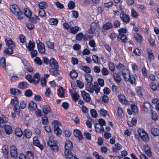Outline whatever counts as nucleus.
I'll return each mask as SVG.
<instances>
[{
	"instance_id": "obj_9",
	"label": "nucleus",
	"mask_w": 159,
	"mask_h": 159,
	"mask_svg": "<svg viewBox=\"0 0 159 159\" xmlns=\"http://www.w3.org/2000/svg\"><path fill=\"white\" fill-rule=\"evenodd\" d=\"M120 17L123 21L126 23L129 22L130 18L128 15L126 14L124 11H122L120 15Z\"/></svg>"
},
{
	"instance_id": "obj_39",
	"label": "nucleus",
	"mask_w": 159,
	"mask_h": 159,
	"mask_svg": "<svg viewBox=\"0 0 159 159\" xmlns=\"http://www.w3.org/2000/svg\"><path fill=\"white\" fill-rule=\"evenodd\" d=\"M6 48L4 49V53L5 55L7 54H11L13 52V50L12 48Z\"/></svg>"
},
{
	"instance_id": "obj_38",
	"label": "nucleus",
	"mask_w": 159,
	"mask_h": 159,
	"mask_svg": "<svg viewBox=\"0 0 159 159\" xmlns=\"http://www.w3.org/2000/svg\"><path fill=\"white\" fill-rule=\"evenodd\" d=\"M81 69L87 74L90 73L91 70L90 67L87 66H82Z\"/></svg>"
},
{
	"instance_id": "obj_21",
	"label": "nucleus",
	"mask_w": 159,
	"mask_h": 159,
	"mask_svg": "<svg viewBox=\"0 0 159 159\" xmlns=\"http://www.w3.org/2000/svg\"><path fill=\"white\" fill-rule=\"evenodd\" d=\"M151 132L152 134L154 136H159V129L157 128H152L151 129Z\"/></svg>"
},
{
	"instance_id": "obj_45",
	"label": "nucleus",
	"mask_w": 159,
	"mask_h": 159,
	"mask_svg": "<svg viewBox=\"0 0 159 159\" xmlns=\"http://www.w3.org/2000/svg\"><path fill=\"white\" fill-rule=\"evenodd\" d=\"M0 64L4 69H6V64L5 59L4 58H2L0 60Z\"/></svg>"
},
{
	"instance_id": "obj_25",
	"label": "nucleus",
	"mask_w": 159,
	"mask_h": 159,
	"mask_svg": "<svg viewBox=\"0 0 159 159\" xmlns=\"http://www.w3.org/2000/svg\"><path fill=\"white\" fill-rule=\"evenodd\" d=\"M79 30V27L78 26L72 27L71 26L69 30V32L73 34H76Z\"/></svg>"
},
{
	"instance_id": "obj_55",
	"label": "nucleus",
	"mask_w": 159,
	"mask_h": 159,
	"mask_svg": "<svg viewBox=\"0 0 159 159\" xmlns=\"http://www.w3.org/2000/svg\"><path fill=\"white\" fill-rule=\"evenodd\" d=\"M150 86L152 90L155 91L157 89V86L155 83L152 82L150 84Z\"/></svg>"
},
{
	"instance_id": "obj_8",
	"label": "nucleus",
	"mask_w": 159,
	"mask_h": 159,
	"mask_svg": "<svg viewBox=\"0 0 159 159\" xmlns=\"http://www.w3.org/2000/svg\"><path fill=\"white\" fill-rule=\"evenodd\" d=\"M10 153L11 157L13 159H16L17 157V150L14 146H11L10 148Z\"/></svg>"
},
{
	"instance_id": "obj_30",
	"label": "nucleus",
	"mask_w": 159,
	"mask_h": 159,
	"mask_svg": "<svg viewBox=\"0 0 159 159\" xmlns=\"http://www.w3.org/2000/svg\"><path fill=\"white\" fill-rule=\"evenodd\" d=\"M40 77L39 74L38 73L35 74L33 78V82L35 84H37L39 81Z\"/></svg>"
},
{
	"instance_id": "obj_23",
	"label": "nucleus",
	"mask_w": 159,
	"mask_h": 159,
	"mask_svg": "<svg viewBox=\"0 0 159 159\" xmlns=\"http://www.w3.org/2000/svg\"><path fill=\"white\" fill-rule=\"evenodd\" d=\"M10 93L15 96H17L21 93L20 91L18 89H10Z\"/></svg>"
},
{
	"instance_id": "obj_27",
	"label": "nucleus",
	"mask_w": 159,
	"mask_h": 159,
	"mask_svg": "<svg viewBox=\"0 0 159 159\" xmlns=\"http://www.w3.org/2000/svg\"><path fill=\"white\" fill-rule=\"evenodd\" d=\"M71 78L73 79H75L78 76V74L75 70H72L70 73Z\"/></svg>"
},
{
	"instance_id": "obj_54",
	"label": "nucleus",
	"mask_w": 159,
	"mask_h": 159,
	"mask_svg": "<svg viewBox=\"0 0 159 159\" xmlns=\"http://www.w3.org/2000/svg\"><path fill=\"white\" fill-rule=\"evenodd\" d=\"M42 124L44 125H46L48 122L47 117L44 116L42 117Z\"/></svg>"
},
{
	"instance_id": "obj_63",
	"label": "nucleus",
	"mask_w": 159,
	"mask_h": 159,
	"mask_svg": "<svg viewBox=\"0 0 159 159\" xmlns=\"http://www.w3.org/2000/svg\"><path fill=\"white\" fill-rule=\"evenodd\" d=\"M116 67L117 69L120 70H123L125 69L124 66L121 63H120L118 65L116 66Z\"/></svg>"
},
{
	"instance_id": "obj_3",
	"label": "nucleus",
	"mask_w": 159,
	"mask_h": 159,
	"mask_svg": "<svg viewBox=\"0 0 159 159\" xmlns=\"http://www.w3.org/2000/svg\"><path fill=\"white\" fill-rule=\"evenodd\" d=\"M65 150L64 151L65 154L67 159H70L72 157L70 150L73 148L72 143L69 140H66L65 143Z\"/></svg>"
},
{
	"instance_id": "obj_32",
	"label": "nucleus",
	"mask_w": 159,
	"mask_h": 159,
	"mask_svg": "<svg viewBox=\"0 0 159 159\" xmlns=\"http://www.w3.org/2000/svg\"><path fill=\"white\" fill-rule=\"evenodd\" d=\"M28 85L26 82H21L18 84V88L20 89H24L28 87Z\"/></svg>"
},
{
	"instance_id": "obj_24",
	"label": "nucleus",
	"mask_w": 159,
	"mask_h": 159,
	"mask_svg": "<svg viewBox=\"0 0 159 159\" xmlns=\"http://www.w3.org/2000/svg\"><path fill=\"white\" fill-rule=\"evenodd\" d=\"M43 111L44 115L48 114L51 111V108L48 105H44L43 108Z\"/></svg>"
},
{
	"instance_id": "obj_15",
	"label": "nucleus",
	"mask_w": 159,
	"mask_h": 159,
	"mask_svg": "<svg viewBox=\"0 0 159 159\" xmlns=\"http://www.w3.org/2000/svg\"><path fill=\"white\" fill-rule=\"evenodd\" d=\"M49 65L52 68H58V63L54 58H52L50 60Z\"/></svg>"
},
{
	"instance_id": "obj_62",
	"label": "nucleus",
	"mask_w": 159,
	"mask_h": 159,
	"mask_svg": "<svg viewBox=\"0 0 159 159\" xmlns=\"http://www.w3.org/2000/svg\"><path fill=\"white\" fill-rule=\"evenodd\" d=\"M131 108L132 112L136 113L138 111L137 108L135 105H131Z\"/></svg>"
},
{
	"instance_id": "obj_29",
	"label": "nucleus",
	"mask_w": 159,
	"mask_h": 159,
	"mask_svg": "<svg viewBox=\"0 0 159 159\" xmlns=\"http://www.w3.org/2000/svg\"><path fill=\"white\" fill-rule=\"evenodd\" d=\"M40 9H45L48 7V4L46 2H40L38 4Z\"/></svg>"
},
{
	"instance_id": "obj_56",
	"label": "nucleus",
	"mask_w": 159,
	"mask_h": 159,
	"mask_svg": "<svg viewBox=\"0 0 159 159\" xmlns=\"http://www.w3.org/2000/svg\"><path fill=\"white\" fill-rule=\"evenodd\" d=\"M107 114V112L106 110L103 109H101L100 110V114L103 117H105Z\"/></svg>"
},
{
	"instance_id": "obj_44",
	"label": "nucleus",
	"mask_w": 159,
	"mask_h": 159,
	"mask_svg": "<svg viewBox=\"0 0 159 159\" xmlns=\"http://www.w3.org/2000/svg\"><path fill=\"white\" fill-rule=\"evenodd\" d=\"M34 61L36 64L39 65H41L42 64L43 62L38 57H35L34 59Z\"/></svg>"
},
{
	"instance_id": "obj_46",
	"label": "nucleus",
	"mask_w": 159,
	"mask_h": 159,
	"mask_svg": "<svg viewBox=\"0 0 159 159\" xmlns=\"http://www.w3.org/2000/svg\"><path fill=\"white\" fill-rule=\"evenodd\" d=\"M148 60L152 61L154 60V57L152 52L151 50L149 51L148 52Z\"/></svg>"
},
{
	"instance_id": "obj_49",
	"label": "nucleus",
	"mask_w": 159,
	"mask_h": 159,
	"mask_svg": "<svg viewBox=\"0 0 159 159\" xmlns=\"http://www.w3.org/2000/svg\"><path fill=\"white\" fill-rule=\"evenodd\" d=\"M33 143L34 146H37L41 150L43 149V146L39 143V140H37L36 141H33Z\"/></svg>"
},
{
	"instance_id": "obj_48",
	"label": "nucleus",
	"mask_w": 159,
	"mask_h": 159,
	"mask_svg": "<svg viewBox=\"0 0 159 159\" xmlns=\"http://www.w3.org/2000/svg\"><path fill=\"white\" fill-rule=\"evenodd\" d=\"M134 36L138 42H140L141 41L142 38L138 33H136L134 34Z\"/></svg>"
},
{
	"instance_id": "obj_50",
	"label": "nucleus",
	"mask_w": 159,
	"mask_h": 159,
	"mask_svg": "<svg viewBox=\"0 0 159 159\" xmlns=\"http://www.w3.org/2000/svg\"><path fill=\"white\" fill-rule=\"evenodd\" d=\"M84 35L82 33H80L77 34L76 36V39L77 40L81 41L82 39L84 38Z\"/></svg>"
},
{
	"instance_id": "obj_52",
	"label": "nucleus",
	"mask_w": 159,
	"mask_h": 159,
	"mask_svg": "<svg viewBox=\"0 0 159 159\" xmlns=\"http://www.w3.org/2000/svg\"><path fill=\"white\" fill-rule=\"evenodd\" d=\"M58 92V94L59 96L61 97H64V94L63 93V89L62 87H60L59 89Z\"/></svg>"
},
{
	"instance_id": "obj_18",
	"label": "nucleus",
	"mask_w": 159,
	"mask_h": 159,
	"mask_svg": "<svg viewBox=\"0 0 159 159\" xmlns=\"http://www.w3.org/2000/svg\"><path fill=\"white\" fill-rule=\"evenodd\" d=\"M50 69V72L51 75H57L60 74V71L58 69V68H52Z\"/></svg>"
},
{
	"instance_id": "obj_12",
	"label": "nucleus",
	"mask_w": 159,
	"mask_h": 159,
	"mask_svg": "<svg viewBox=\"0 0 159 159\" xmlns=\"http://www.w3.org/2000/svg\"><path fill=\"white\" fill-rule=\"evenodd\" d=\"M143 107L144 111L146 112L150 111L152 112V107L150 103L148 102H143Z\"/></svg>"
},
{
	"instance_id": "obj_19",
	"label": "nucleus",
	"mask_w": 159,
	"mask_h": 159,
	"mask_svg": "<svg viewBox=\"0 0 159 159\" xmlns=\"http://www.w3.org/2000/svg\"><path fill=\"white\" fill-rule=\"evenodd\" d=\"M23 134L26 138L29 139L32 136V132L30 129H25L24 131Z\"/></svg>"
},
{
	"instance_id": "obj_28",
	"label": "nucleus",
	"mask_w": 159,
	"mask_h": 159,
	"mask_svg": "<svg viewBox=\"0 0 159 159\" xmlns=\"http://www.w3.org/2000/svg\"><path fill=\"white\" fill-rule=\"evenodd\" d=\"M118 98L120 101L123 104H126L128 102L126 100L125 97L123 95L120 94L118 95Z\"/></svg>"
},
{
	"instance_id": "obj_33",
	"label": "nucleus",
	"mask_w": 159,
	"mask_h": 159,
	"mask_svg": "<svg viewBox=\"0 0 159 159\" xmlns=\"http://www.w3.org/2000/svg\"><path fill=\"white\" fill-rule=\"evenodd\" d=\"M49 24L52 25H57L58 23V20L56 19L51 18L48 20Z\"/></svg>"
},
{
	"instance_id": "obj_43",
	"label": "nucleus",
	"mask_w": 159,
	"mask_h": 159,
	"mask_svg": "<svg viewBox=\"0 0 159 159\" xmlns=\"http://www.w3.org/2000/svg\"><path fill=\"white\" fill-rule=\"evenodd\" d=\"M26 157L29 159H33L34 155L33 152L31 151H28L26 153Z\"/></svg>"
},
{
	"instance_id": "obj_57",
	"label": "nucleus",
	"mask_w": 159,
	"mask_h": 159,
	"mask_svg": "<svg viewBox=\"0 0 159 159\" xmlns=\"http://www.w3.org/2000/svg\"><path fill=\"white\" fill-rule=\"evenodd\" d=\"M120 22L117 20H115L113 22L114 27L115 28L119 27L120 26Z\"/></svg>"
},
{
	"instance_id": "obj_7",
	"label": "nucleus",
	"mask_w": 159,
	"mask_h": 159,
	"mask_svg": "<svg viewBox=\"0 0 159 159\" xmlns=\"http://www.w3.org/2000/svg\"><path fill=\"white\" fill-rule=\"evenodd\" d=\"M23 64L24 66L23 70L25 72H32L33 71L34 69L32 67L30 66L29 63L26 61H23Z\"/></svg>"
},
{
	"instance_id": "obj_13",
	"label": "nucleus",
	"mask_w": 159,
	"mask_h": 159,
	"mask_svg": "<svg viewBox=\"0 0 159 159\" xmlns=\"http://www.w3.org/2000/svg\"><path fill=\"white\" fill-rule=\"evenodd\" d=\"M81 93L84 100L88 102H89L90 101L91 98L89 93H86L84 91H81Z\"/></svg>"
},
{
	"instance_id": "obj_37",
	"label": "nucleus",
	"mask_w": 159,
	"mask_h": 159,
	"mask_svg": "<svg viewBox=\"0 0 159 159\" xmlns=\"http://www.w3.org/2000/svg\"><path fill=\"white\" fill-rule=\"evenodd\" d=\"M24 14L28 18H30L31 16L32 13L27 8L24 9Z\"/></svg>"
},
{
	"instance_id": "obj_20",
	"label": "nucleus",
	"mask_w": 159,
	"mask_h": 159,
	"mask_svg": "<svg viewBox=\"0 0 159 159\" xmlns=\"http://www.w3.org/2000/svg\"><path fill=\"white\" fill-rule=\"evenodd\" d=\"M144 150L147 156L149 157H151L152 156L150 148L149 146L148 145H145L144 147Z\"/></svg>"
},
{
	"instance_id": "obj_61",
	"label": "nucleus",
	"mask_w": 159,
	"mask_h": 159,
	"mask_svg": "<svg viewBox=\"0 0 159 159\" xmlns=\"http://www.w3.org/2000/svg\"><path fill=\"white\" fill-rule=\"evenodd\" d=\"M108 66L109 69L111 71L113 72L114 71L115 69V66L112 63L110 62L108 64Z\"/></svg>"
},
{
	"instance_id": "obj_35",
	"label": "nucleus",
	"mask_w": 159,
	"mask_h": 159,
	"mask_svg": "<svg viewBox=\"0 0 159 159\" xmlns=\"http://www.w3.org/2000/svg\"><path fill=\"white\" fill-rule=\"evenodd\" d=\"M129 78L127 81H129L132 84H134L135 82V78L133 75H129Z\"/></svg>"
},
{
	"instance_id": "obj_53",
	"label": "nucleus",
	"mask_w": 159,
	"mask_h": 159,
	"mask_svg": "<svg viewBox=\"0 0 159 159\" xmlns=\"http://www.w3.org/2000/svg\"><path fill=\"white\" fill-rule=\"evenodd\" d=\"M117 113L119 117L120 118H122L124 116L122 110L120 107H118V108Z\"/></svg>"
},
{
	"instance_id": "obj_1",
	"label": "nucleus",
	"mask_w": 159,
	"mask_h": 159,
	"mask_svg": "<svg viewBox=\"0 0 159 159\" xmlns=\"http://www.w3.org/2000/svg\"><path fill=\"white\" fill-rule=\"evenodd\" d=\"M10 9L19 19L21 20L23 18L24 15L23 13L20 10L19 7L16 4L10 5Z\"/></svg>"
},
{
	"instance_id": "obj_5",
	"label": "nucleus",
	"mask_w": 159,
	"mask_h": 159,
	"mask_svg": "<svg viewBox=\"0 0 159 159\" xmlns=\"http://www.w3.org/2000/svg\"><path fill=\"white\" fill-rule=\"evenodd\" d=\"M138 132L140 137L145 142H148L149 139L148 134L142 129L140 128L138 130Z\"/></svg>"
},
{
	"instance_id": "obj_41",
	"label": "nucleus",
	"mask_w": 159,
	"mask_h": 159,
	"mask_svg": "<svg viewBox=\"0 0 159 159\" xmlns=\"http://www.w3.org/2000/svg\"><path fill=\"white\" fill-rule=\"evenodd\" d=\"M113 26L112 23L110 22H107L104 25L103 28L105 30L111 29Z\"/></svg>"
},
{
	"instance_id": "obj_51",
	"label": "nucleus",
	"mask_w": 159,
	"mask_h": 159,
	"mask_svg": "<svg viewBox=\"0 0 159 159\" xmlns=\"http://www.w3.org/2000/svg\"><path fill=\"white\" fill-rule=\"evenodd\" d=\"M92 116L94 118H96L98 116V114L96 111L94 109H92L90 111Z\"/></svg>"
},
{
	"instance_id": "obj_31",
	"label": "nucleus",
	"mask_w": 159,
	"mask_h": 159,
	"mask_svg": "<svg viewBox=\"0 0 159 159\" xmlns=\"http://www.w3.org/2000/svg\"><path fill=\"white\" fill-rule=\"evenodd\" d=\"M5 42L7 46L9 48H14L15 45L13 42L11 40H7V39H5Z\"/></svg>"
},
{
	"instance_id": "obj_17",
	"label": "nucleus",
	"mask_w": 159,
	"mask_h": 159,
	"mask_svg": "<svg viewBox=\"0 0 159 159\" xmlns=\"http://www.w3.org/2000/svg\"><path fill=\"white\" fill-rule=\"evenodd\" d=\"M98 82H95L94 83L93 88L96 93H98L99 92V78H98Z\"/></svg>"
},
{
	"instance_id": "obj_26",
	"label": "nucleus",
	"mask_w": 159,
	"mask_h": 159,
	"mask_svg": "<svg viewBox=\"0 0 159 159\" xmlns=\"http://www.w3.org/2000/svg\"><path fill=\"white\" fill-rule=\"evenodd\" d=\"M14 132L16 135L18 137H21L23 134V132L21 129L17 127L15 128Z\"/></svg>"
},
{
	"instance_id": "obj_22",
	"label": "nucleus",
	"mask_w": 159,
	"mask_h": 159,
	"mask_svg": "<svg viewBox=\"0 0 159 159\" xmlns=\"http://www.w3.org/2000/svg\"><path fill=\"white\" fill-rule=\"evenodd\" d=\"M117 38L120 39L123 43H125L127 41V36L122 34L119 33L117 36Z\"/></svg>"
},
{
	"instance_id": "obj_16",
	"label": "nucleus",
	"mask_w": 159,
	"mask_h": 159,
	"mask_svg": "<svg viewBox=\"0 0 159 159\" xmlns=\"http://www.w3.org/2000/svg\"><path fill=\"white\" fill-rule=\"evenodd\" d=\"M25 45L28 50L30 51L33 50L35 47V43L32 42L31 41H30L28 43H25Z\"/></svg>"
},
{
	"instance_id": "obj_4",
	"label": "nucleus",
	"mask_w": 159,
	"mask_h": 159,
	"mask_svg": "<svg viewBox=\"0 0 159 159\" xmlns=\"http://www.w3.org/2000/svg\"><path fill=\"white\" fill-rule=\"evenodd\" d=\"M47 145L51 147V149L55 152L58 151V147L57 146V142L54 140V137L51 135L49 137V140L47 142Z\"/></svg>"
},
{
	"instance_id": "obj_42",
	"label": "nucleus",
	"mask_w": 159,
	"mask_h": 159,
	"mask_svg": "<svg viewBox=\"0 0 159 159\" xmlns=\"http://www.w3.org/2000/svg\"><path fill=\"white\" fill-rule=\"evenodd\" d=\"M39 52L41 54H44L45 52V49L44 45L38 46V47Z\"/></svg>"
},
{
	"instance_id": "obj_47",
	"label": "nucleus",
	"mask_w": 159,
	"mask_h": 159,
	"mask_svg": "<svg viewBox=\"0 0 159 159\" xmlns=\"http://www.w3.org/2000/svg\"><path fill=\"white\" fill-rule=\"evenodd\" d=\"M71 95L72 98L75 101H77L80 97L79 95L77 93H72Z\"/></svg>"
},
{
	"instance_id": "obj_64",
	"label": "nucleus",
	"mask_w": 159,
	"mask_h": 159,
	"mask_svg": "<svg viewBox=\"0 0 159 159\" xmlns=\"http://www.w3.org/2000/svg\"><path fill=\"white\" fill-rule=\"evenodd\" d=\"M152 120H156L158 119V116L156 112L153 111L152 112Z\"/></svg>"
},
{
	"instance_id": "obj_10",
	"label": "nucleus",
	"mask_w": 159,
	"mask_h": 159,
	"mask_svg": "<svg viewBox=\"0 0 159 159\" xmlns=\"http://www.w3.org/2000/svg\"><path fill=\"white\" fill-rule=\"evenodd\" d=\"M98 28V25L97 23H92L90 25V28L88 30V32L89 33L92 34Z\"/></svg>"
},
{
	"instance_id": "obj_11",
	"label": "nucleus",
	"mask_w": 159,
	"mask_h": 159,
	"mask_svg": "<svg viewBox=\"0 0 159 159\" xmlns=\"http://www.w3.org/2000/svg\"><path fill=\"white\" fill-rule=\"evenodd\" d=\"M11 103L12 105L14 106V110H16L19 109L20 107L18 105V101L16 98H14L11 101Z\"/></svg>"
},
{
	"instance_id": "obj_14",
	"label": "nucleus",
	"mask_w": 159,
	"mask_h": 159,
	"mask_svg": "<svg viewBox=\"0 0 159 159\" xmlns=\"http://www.w3.org/2000/svg\"><path fill=\"white\" fill-rule=\"evenodd\" d=\"M74 135L79 140H81L83 139V136L81 131L77 129H75L73 132Z\"/></svg>"
},
{
	"instance_id": "obj_2",
	"label": "nucleus",
	"mask_w": 159,
	"mask_h": 159,
	"mask_svg": "<svg viewBox=\"0 0 159 159\" xmlns=\"http://www.w3.org/2000/svg\"><path fill=\"white\" fill-rule=\"evenodd\" d=\"M8 120V119L5 117H3L2 118L0 117V126L2 128L4 127V130L6 134L10 135L12 133V130L10 126L5 125Z\"/></svg>"
},
{
	"instance_id": "obj_59",
	"label": "nucleus",
	"mask_w": 159,
	"mask_h": 159,
	"mask_svg": "<svg viewBox=\"0 0 159 159\" xmlns=\"http://www.w3.org/2000/svg\"><path fill=\"white\" fill-rule=\"evenodd\" d=\"M68 7L70 9H72L75 7V3L73 1H71L68 3Z\"/></svg>"
},
{
	"instance_id": "obj_60",
	"label": "nucleus",
	"mask_w": 159,
	"mask_h": 159,
	"mask_svg": "<svg viewBox=\"0 0 159 159\" xmlns=\"http://www.w3.org/2000/svg\"><path fill=\"white\" fill-rule=\"evenodd\" d=\"M20 42L22 43H24L25 41V38L22 34H20L19 37Z\"/></svg>"
},
{
	"instance_id": "obj_34",
	"label": "nucleus",
	"mask_w": 159,
	"mask_h": 159,
	"mask_svg": "<svg viewBox=\"0 0 159 159\" xmlns=\"http://www.w3.org/2000/svg\"><path fill=\"white\" fill-rule=\"evenodd\" d=\"M114 78L115 81L117 83H119L121 81L120 75L117 73H114L113 74Z\"/></svg>"
},
{
	"instance_id": "obj_36",
	"label": "nucleus",
	"mask_w": 159,
	"mask_h": 159,
	"mask_svg": "<svg viewBox=\"0 0 159 159\" xmlns=\"http://www.w3.org/2000/svg\"><path fill=\"white\" fill-rule=\"evenodd\" d=\"M85 80L88 83L91 82L93 78L92 76L89 74H86L84 75Z\"/></svg>"
},
{
	"instance_id": "obj_40",
	"label": "nucleus",
	"mask_w": 159,
	"mask_h": 159,
	"mask_svg": "<svg viewBox=\"0 0 159 159\" xmlns=\"http://www.w3.org/2000/svg\"><path fill=\"white\" fill-rule=\"evenodd\" d=\"M37 107L36 104L33 102H30L29 103V108L31 110H34Z\"/></svg>"
},
{
	"instance_id": "obj_6",
	"label": "nucleus",
	"mask_w": 159,
	"mask_h": 159,
	"mask_svg": "<svg viewBox=\"0 0 159 159\" xmlns=\"http://www.w3.org/2000/svg\"><path fill=\"white\" fill-rule=\"evenodd\" d=\"M56 124L54 126V132L56 135L58 136H60L62 132L61 130L59 128V126H61V124L57 120H55Z\"/></svg>"
},
{
	"instance_id": "obj_58",
	"label": "nucleus",
	"mask_w": 159,
	"mask_h": 159,
	"mask_svg": "<svg viewBox=\"0 0 159 159\" xmlns=\"http://www.w3.org/2000/svg\"><path fill=\"white\" fill-rule=\"evenodd\" d=\"M131 15L134 18L137 17L139 15L138 13L135 11V10L132 9L131 11Z\"/></svg>"
}]
</instances>
